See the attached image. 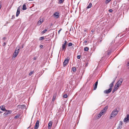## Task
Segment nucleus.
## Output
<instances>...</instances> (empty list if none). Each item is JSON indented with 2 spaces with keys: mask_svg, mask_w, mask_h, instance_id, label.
Listing matches in <instances>:
<instances>
[{
  "mask_svg": "<svg viewBox=\"0 0 129 129\" xmlns=\"http://www.w3.org/2000/svg\"><path fill=\"white\" fill-rule=\"evenodd\" d=\"M1 109L4 111H7V110H6L5 108V106L4 105H2L0 106V107Z\"/></svg>",
  "mask_w": 129,
  "mask_h": 129,
  "instance_id": "obj_14",
  "label": "nucleus"
},
{
  "mask_svg": "<svg viewBox=\"0 0 129 129\" xmlns=\"http://www.w3.org/2000/svg\"><path fill=\"white\" fill-rule=\"evenodd\" d=\"M36 57H34V60H36Z\"/></svg>",
  "mask_w": 129,
  "mask_h": 129,
  "instance_id": "obj_47",
  "label": "nucleus"
},
{
  "mask_svg": "<svg viewBox=\"0 0 129 129\" xmlns=\"http://www.w3.org/2000/svg\"><path fill=\"white\" fill-rule=\"evenodd\" d=\"M62 29L61 28H60V29L59 30H60V31H61V30Z\"/></svg>",
  "mask_w": 129,
  "mask_h": 129,
  "instance_id": "obj_54",
  "label": "nucleus"
},
{
  "mask_svg": "<svg viewBox=\"0 0 129 129\" xmlns=\"http://www.w3.org/2000/svg\"><path fill=\"white\" fill-rule=\"evenodd\" d=\"M111 51L110 50L107 51L106 52V54L107 53V55H109L111 54Z\"/></svg>",
  "mask_w": 129,
  "mask_h": 129,
  "instance_id": "obj_26",
  "label": "nucleus"
},
{
  "mask_svg": "<svg viewBox=\"0 0 129 129\" xmlns=\"http://www.w3.org/2000/svg\"><path fill=\"white\" fill-rule=\"evenodd\" d=\"M92 5V4L91 3H90L89 5H88V6L86 8V9H88L89 8H90Z\"/></svg>",
  "mask_w": 129,
  "mask_h": 129,
  "instance_id": "obj_20",
  "label": "nucleus"
},
{
  "mask_svg": "<svg viewBox=\"0 0 129 129\" xmlns=\"http://www.w3.org/2000/svg\"><path fill=\"white\" fill-rule=\"evenodd\" d=\"M3 39L4 40H5L6 39V38L5 37H4L3 38Z\"/></svg>",
  "mask_w": 129,
  "mask_h": 129,
  "instance_id": "obj_49",
  "label": "nucleus"
},
{
  "mask_svg": "<svg viewBox=\"0 0 129 129\" xmlns=\"http://www.w3.org/2000/svg\"><path fill=\"white\" fill-rule=\"evenodd\" d=\"M72 71H73V72H76V68L75 67H72Z\"/></svg>",
  "mask_w": 129,
  "mask_h": 129,
  "instance_id": "obj_22",
  "label": "nucleus"
},
{
  "mask_svg": "<svg viewBox=\"0 0 129 129\" xmlns=\"http://www.w3.org/2000/svg\"><path fill=\"white\" fill-rule=\"evenodd\" d=\"M39 121L38 120L37 121L34 127V129H38L39 127Z\"/></svg>",
  "mask_w": 129,
  "mask_h": 129,
  "instance_id": "obj_9",
  "label": "nucleus"
},
{
  "mask_svg": "<svg viewBox=\"0 0 129 129\" xmlns=\"http://www.w3.org/2000/svg\"><path fill=\"white\" fill-rule=\"evenodd\" d=\"M33 71L31 72L29 74V75L31 76L33 73Z\"/></svg>",
  "mask_w": 129,
  "mask_h": 129,
  "instance_id": "obj_37",
  "label": "nucleus"
},
{
  "mask_svg": "<svg viewBox=\"0 0 129 129\" xmlns=\"http://www.w3.org/2000/svg\"><path fill=\"white\" fill-rule=\"evenodd\" d=\"M81 57V55H79L77 56V58L78 59H80V57Z\"/></svg>",
  "mask_w": 129,
  "mask_h": 129,
  "instance_id": "obj_36",
  "label": "nucleus"
},
{
  "mask_svg": "<svg viewBox=\"0 0 129 129\" xmlns=\"http://www.w3.org/2000/svg\"><path fill=\"white\" fill-rule=\"evenodd\" d=\"M98 80L97 81H96L95 82L94 84L93 85V86L94 88V90H96L97 88L98 84Z\"/></svg>",
  "mask_w": 129,
  "mask_h": 129,
  "instance_id": "obj_11",
  "label": "nucleus"
},
{
  "mask_svg": "<svg viewBox=\"0 0 129 129\" xmlns=\"http://www.w3.org/2000/svg\"><path fill=\"white\" fill-rule=\"evenodd\" d=\"M19 117V116H15L14 117V118L15 119H16V118H18Z\"/></svg>",
  "mask_w": 129,
  "mask_h": 129,
  "instance_id": "obj_38",
  "label": "nucleus"
},
{
  "mask_svg": "<svg viewBox=\"0 0 129 129\" xmlns=\"http://www.w3.org/2000/svg\"><path fill=\"white\" fill-rule=\"evenodd\" d=\"M102 115L100 113L97 115V117L98 118H99L102 116Z\"/></svg>",
  "mask_w": 129,
  "mask_h": 129,
  "instance_id": "obj_31",
  "label": "nucleus"
},
{
  "mask_svg": "<svg viewBox=\"0 0 129 129\" xmlns=\"http://www.w3.org/2000/svg\"><path fill=\"white\" fill-rule=\"evenodd\" d=\"M64 43H66V44H67V43H68V42L66 40H65V41H64Z\"/></svg>",
  "mask_w": 129,
  "mask_h": 129,
  "instance_id": "obj_44",
  "label": "nucleus"
},
{
  "mask_svg": "<svg viewBox=\"0 0 129 129\" xmlns=\"http://www.w3.org/2000/svg\"><path fill=\"white\" fill-rule=\"evenodd\" d=\"M119 87V86H117L116 85H114V88L112 91V93H113L114 92L116 91L117 89H118Z\"/></svg>",
  "mask_w": 129,
  "mask_h": 129,
  "instance_id": "obj_8",
  "label": "nucleus"
},
{
  "mask_svg": "<svg viewBox=\"0 0 129 129\" xmlns=\"http://www.w3.org/2000/svg\"><path fill=\"white\" fill-rule=\"evenodd\" d=\"M57 95V93H54L53 96V99L52 100V101L53 102H54L56 98V96Z\"/></svg>",
  "mask_w": 129,
  "mask_h": 129,
  "instance_id": "obj_18",
  "label": "nucleus"
},
{
  "mask_svg": "<svg viewBox=\"0 0 129 129\" xmlns=\"http://www.w3.org/2000/svg\"><path fill=\"white\" fill-rule=\"evenodd\" d=\"M52 121L49 122L48 124V129H51L52 126Z\"/></svg>",
  "mask_w": 129,
  "mask_h": 129,
  "instance_id": "obj_10",
  "label": "nucleus"
},
{
  "mask_svg": "<svg viewBox=\"0 0 129 129\" xmlns=\"http://www.w3.org/2000/svg\"><path fill=\"white\" fill-rule=\"evenodd\" d=\"M44 38H44V37H42L39 38V40L41 41L42 40L44 39Z\"/></svg>",
  "mask_w": 129,
  "mask_h": 129,
  "instance_id": "obj_28",
  "label": "nucleus"
},
{
  "mask_svg": "<svg viewBox=\"0 0 129 129\" xmlns=\"http://www.w3.org/2000/svg\"><path fill=\"white\" fill-rule=\"evenodd\" d=\"M109 11L110 12H112V9H110L109 10Z\"/></svg>",
  "mask_w": 129,
  "mask_h": 129,
  "instance_id": "obj_42",
  "label": "nucleus"
},
{
  "mask_svg": "<svg viewBox=\"0 0 129 129\" xmlns=\"http://www.w3.org/2000/svg\"><path fill=\"white\" fill-rule=\"evenodd\" d=\"M27 9L26 5L24 4L23 6L22 10H26Z\"/></svg>",
  "mask_w": 129,
  "mask_h": 129,
  "instance_id": "obj_23",
  "label": "nucleus"
},
{
  "mask_svg": "<svg viewBox=\"0 0 129 129\" xmlns=\"http://www.w3.org/2000/svg\"><path fill=\"white\" fill-rule=\"evenodd\" d=\"M51 36L50 35H48V36H46L45 37V39H46L45 41H48L50 42L51 41Z\"/></svg>",
  "mask_w": 129,
  "mask_h": 129,
  "instance_id": "obj_5",
  "label": "nucleus"
},
{
  "mask_svg": "<svg viewBox=\"0 0 129 129\" xmlns=\"http://www.w3.org/2000/svg\"><path fill=\"white\" fill-rule=\"evenodd\" d=\"M64 0H59V3L60 4H61L62 3H63Z\"/></svg>",
  "mask_w": 129,
  "mask_h": 129,
  "instance_id": "obj_32",
  "label": "nucleus"
},
{
  "mask_svg": "<svg viewBox=\"0 0 129 129\" xmlns=\"http://www.w3.org/2000/svg\"><path fill=\"white\" fill-rule=\"evenodd\" d=\"M128 120H129V115H127L126 117L124 118L123 121L124 122H126Z\"/></svg>",
  "mask_w": 129,
  "mask_h": 129,
  "instance_id": "obj_16",
  "label": "nucleus"
},
{
  "mask_svg": "<svg viewBox=\"0 0 129 129\" xmlns=\"http://www.w3.org/2000/svg\"><path fill=\"white\" fill-rule=\"evenodd\" d=\"M3 112H2L0 111V114H1V113H3Z\"/></svg>",
  "mask_w": 129,
  "mask_h": 129,
  "instance_id": "obj_55",
  "label": "nucleus"
},
{
  "mask_svg": "<svg viewBox=\"0 0 129 129\" xmlns=\"http://www.w3.org/2000/svg\"><path fill=\"white\" fill-rule=\"evenodd\" d=\"M63 44L66 46V45L67 44L64 43V44Z\"/></svg>",
  "mask_w": 129,
  "mask_h": 129,
  "instance_id": "obj_48",
  "label": "nucleus"
},
{
  "mask_svg": "<svg viewBox=\"0 0 129 129\" xmlns=\"http://www.w3.org/2000/svg\"><path fill=\"white\" fill-rule=\"evenodd\" d=\"M60 30H59L58 31V34H59V33H60Z\"/></svg>",
  "mask_w": 129,
  "mask_h": 129,
  "instance_id": "obj_50",
  "label": "nucleus"
},
{
  "mask_svg": "<svg viewBox=\"0 0 129 129\" xmlns=\"http://www.w3.org/2000/svg\"><path fill=\"white\" fill-rule=\"evenodd\" d=\"M88 64V63H87L86 64V66H87Z\"/></svg>",
  "mask_w": 129,
  "mask_h": 129,
  "instance_id": "obj_51",
  "label": "nucleus"
},
{
  "mask_svg": "<svg viewBox=\"0 0 129 129\" xmlns=\"http://www.w3.org/2000/svg\"><path fill=\"white\" fill-rule=\"evenodd\" d=\"M88 48L87 47H85L84 49V51H87L88 50Z\"/></svg>",
  "mask_w": 129,
  "mask_h": 129,
  "instance_id": "obj_30",
  "label": "nucleus"
},
{
  "mask_svg": "<svg viewBox=\"0 0 129 129\" xmlns=\"http://www.w3.org/2000/svg\"><path fill=\"white\" fill-rule=\"evenodd\" d=\"M114 85L113 84H111V83L109 85V87L110 88H111V90H112V87Z\"/></svg>",
  "mask_w": 129,
  "mask_h": 129,
  "instance_id": "obj_24",
  "label": "nucleus"
},
{
  "mask_svg": "<svg viewBox=\"0 0 129 129\" xmlns=\"http://www.w3.org/2000/svg\"><path fill=\"white\" fill-rule=\"evenodd\" d=\"M6 112L4 114V115L5 116L6 115H8L9 114H11V113L12 112V111L11 110H7V111H5Z\"/></svg>",
  "mask_w": 129,
  "mask_h": 129,
  "instance_id": "obj_7",
  "label": "nucleus"
},
{
  "mask_svg": "<svg viewBox=\"0 0 129 129\" xmlns=\"http://www.w3.org/2000/svg\"><path fill=\"white\" fill-rule=\"evenodd\" d=\"M6 44V43L5 42L3 44V46H5Z\"/></svg>",
  "mask_w": 129,
  "mask_h": 129,
  "instance_id": "obj_41",
  "label": "nucleus"
},
{
  "mask_svg": "<svg viewBox=\"0 0 129 129\" xmlns=\"http://www.w3.org/2000/svg\"><path fill=\"white\" fill-rule=\"evenodd\" d=\"M19 108H20L21 109L24 108L26 107V106L25 105H19L17 106Z\"/></svg>",
  "mask_w": 129,
  "mask_h": 129,
  "instance_id": "obj_15",
  "label": "nucleus"
},
{
  "mask_svg": "<svg viewBox=\"0 0 129 129\" xmlns=\"http://www.w3.org/2000/svg\"><path fill=\"white\" fill-rule=\"evenodd\" d=\"M43 22V21L42 20L41 21V20H40L39 21H38L37 22V24L39 25H40Z\"/></svg>",
  "mask_w": 129,
  "mask_h": 129,
  "instance_id": "obj_25",
  "label": "nucleus"
},
{
  "mask_svg": "<svg viewBox=\"0 0 129 129\" xmlns=\"http://www.w3.org/2000/svg\"><path fill=\"white\" fill-rule=\"evenodd\" d=\"M106 112H104L103 110H102L100 112V113L102 115H103Z\"/></svg>",
  "mask_w": 129,
  "mask_h": 129,
  "instance_id": "obj_27",
  "label": "nucleus"
},
{
  "mask_svg": "<svg viewBox=\"0 0 129 129\" xmlns=\"http://www.w3.org/2000/svg\"><path fill=\"white\" fill-rule=\"evenodd\" d=\"M66 47V46L65 45H64L62 44L61 50L62 51L64 50V51H65Z\"/></svg>",
  "mask_w": 129,
  "mask_h": 129,
  "instance_id": "obj_19",
  "label": "nucleus"
},
{
  "mask_svg": "<svg viewBox=\"0 0 129 129\" xmlns=\"http://www.w3.org/2000/svg\"><path fill=\"white\" fill-rule=\"evenodd\" d=\"M84 31H86V30H84Z\"/></svg>",
  "mask_w": 129,
  "mask_h": 129,
  "instance_id": "obj_56",
  "label": "nucleus"
},
{
  "mask_svg": "<svg viewBox=\"0 0 129 129\" xmlns=\"http://www.w3.org/2000/svg\"><path fill=\"white\" fill-rule=\"evenodd\" d=\"M43 47V45H40V48H42V47Z\"/></svg>",
  "mask_w": 129,
  "mask_h": 129,
  "instance_id": "obj_40",
  "label": "nucleus"
},
{
  "mask_svg": "<svg viewBox=\"0 0 129 129\" xmlns=\"http://www.w3.org/2000/svg\"><path fill=\"white\" fill-rule=\"evenodd\" d=\"M69 59H68V57L66 59H65L63 62V66L65 67L67 64H68L69 62Z\"/></svg>",
  "mask_w": 129,
  "mask_h": 129,
  "instance_id": "obj_4",
  "label": "nucleus"
},
{
  "mask_svg": "<svg viewBox=\"0 0 129 129\" xmlns=\"http://www.w3.org/2000/svg\"><path fill=\"white\" fill-rule=\"evenodd\" d=\"M59 13L57 12H55V13H54L53 15L54 17H56V18H58L59 15Z\"/></svg>",
  "mask_w": 129,
  "mask_h": 129,
  "instance_id": "obj_17",
  "label": "nucleus"
},
{
  "mask_svg": "<svg viewBox=\"0 0 129 129\" xmlns=\"http://www.w3.org/2000/svg\"><path fill=\"white\" fill-rule=\"evenodd\" d=\"M20 7H19L17 9V12H16V17H18L19 15V14L20 13Z\"/></svg>",
  "mask_w": 129,
  "mask_h": 129,
  "instance_id": "obj_13",
  "label": "nucleus"
},
{
  "mask_svg": "<svg viewBox=\"0 0 129 129\" xmlns=\"http://www.w3.org/2000/svg\"><path fill=\"white\" fill-rule=\"evenodd\" d=\"M91 31H92V32H93L94 31V30H91Z\"/></svg>",
  "mask_w": 129,
  "mask_h": 129,
  "instance_id": "obj_52",
  "label": "nucleus"
},
{
  "mask_svg": "<svg viewBox=\"0 0 129 129\" xmlns=\"http://www.w3.org/2000/svg\"><path fill=\"white\" fill-rule=\"evenodd\" d=\"M23 48V46H22V48Z\"/></svg>",
  "mask_w": 129,
  "mask_h": 129,
  "instance_id": "obj_58",
  "label": "nucleus"
},
{
  "mask_svg": "<svg viewBox=\"0 0 129 129\" xmlns=\"http://www.w3.org/2000/svg\"><path fill=\"white\" fill-rule=\"evenodd\" d=\"M68 96L67 94H65L63 96V98H66Z\"/></svg>",
  "mask_w": 129,
  "mask_h": 129,
  "instance_id": "obj_33",
  "label": "nucleus"
},
{
  "mask_svg": "<svg viewBox=\"0 0 129 129\" xmlns=\"http://www.w3.org/2000/svg\"><path fill=\"white\" fill-rule=\"evenodd\" d=\"M111 1V0H106V1L108 2V3H109L110 2V1Z\"/></svg>",
  "mask_w": 129,
  "mask_h": 129,
  "instance_id": "obj_43",
  "label": "nucleus"
},
{
  "mask_svg": "<svg viewBox=\"0 0 129 129\" xmlns=\"http://www.w3.org/2000/svg\"><path fill=\"white\" fill-rule=\"evenodd\" d=\"M73 45V44L72 43H70L68 44V45L69 47H70L72 46Z\"/></svg>",
  "mask_w": 129,
  "mask_h": 129,
  "instance_id": "obj_29",
  "label": "nucleus"
},
{
  "mask_svg": "<svg viewBox=\"0 0 129 129\" xmlns=\"http://www.w3.org/2000/svg\"><path fill=\"white\" fill-rule=\"evenodd\" d=\"M122 122L121 121H120L118 127L117 129H121L122 128Z\"/></svg>",
  "mask_w": 129,
  "mask_h": 129,
  "instance_id": "obj_12",
  "label": "nucleus"
},
{
  "mask_svg": "<svg viewBox=\"0 0 129 129\" xmlns=\"http://www.w3.org/2000/svg\"><path fill=\"white\" fill-rule=\"evenodd\" d=\"M108 108V106H106L105 108L102 110H103L104 112H106Z\"/></svg>",
  "mask_w": 129,
  "mask_h": 129,
  "instance_id": "obj_21",
  "label": "nucleus"
},
{
  "mask_svg": "<svg viewBox=\"0 0 129 129\" xmlns=\"http://www.w3.org/2000/svg\"><path fill=\"white\" fill-rule=\"evenodd\" d=\"M118 111H117L116 109L114 111H113L111 113L110 116V119H112V117H114L116 115L118 112Z\"/></svg>",
  "mask_w": 129,
  "mask_h": 129,
  "instance_id": "obj_2",
  "label": "nucleus"
},
{
  "mask_svg": "<svg viewBox=\"0 0 129 129\" xmlns=\"http://www.w3.org/2000/svg\"><path fill=\"white\" fill-rule=\"evenodd\" d=\"M112 44V43H111L110 44L111 45Z\"/></svg>",
  "mask_w": 129,
  "mask_h": 129,
  "instance_id": "obj_53",
  "label": "nucleus"
},
{
  "mask_svg": "<svg viewBox=\"0 0 129 129\" xmlns=\"http://www.w3.org/2000/svg\"><path fill=\"white\" fill-rule=\"evenodd\" d=\"M123 81V79L121 78L117 82L115 85H116L117 86H118L119 87V86L121 84Z\"/></svg>",
  "mask_w": 129,
  "mask_h": 129,
  "instance_id": "obj_3",
  "label": "nucleus"
},
{
  "mask_svg": "<svg viewBox=\"0 0 129 129\" xmlns=\"http://www.w3.org/2000/svg\"><path fill=\"white\" fill-rule=\"evenodd\" d=\"M87 41H85L84 42V43H86L87 42Z\"/></svg>",
  "mask_w": 129,
  "mask_h": 129,
  "instance_id": "obj_46",
  "label": "nucleus"
},
{
  "mask_svg": "<svg viewBox=\"0 0 129 129\" xmlns=\"http://www.w3.org/2000/svg\"><path fill=\"white\" fill-rule=\"evenodd\" d=\"M15 18V16L14 15H13L12 16V18H11L12 19H13Z\"/></svg>",
  "mask_w": 129,
  "mask_h": 129,
  "instance_id": "obj_39",
  "label": "nucleus"
},
{
  "mask_svg": "<svg viewBox=\"0 0 129 129\" xmlns=\"http://www.w3.org/2000/svg\"><path fill=\"white\" fill-rule=\"evenodd\" d=\"M30 127V126H29V127H28L27 128H28H28H29Z\"/></svg>",
  "mask_w": 129,
  "mask_h": 129,
  "instance_id": "obj_57",
  "label": "nucleus"
},
{
  "mask_svg": "<svg viewBox=\"0 0 129 129\" xmlns=\"http://www.w3.org/2000/svg\"><path fill=\"white\" fill-rule=\"evenodd\" d=\"M20 49V47L19 46H18L17 47L15 51L13 54V58H15L17 56L19 52V51Z\"/></svg>",
  "mask_w": 129,
  "mask_h": 129,
  "instance_id": "obj_1",
  "label": "nucleus"
},
{
  "mask_svg": "<svg viewBox=\"0 0 129 129\" xmlns=\"http://www.w3.org/2000/svg\"><path fill=\"white\" fill-rule=\"evenodd\" d=\"M117 78V77H116L115 78V79L111 83V84H113L114 85V82H115V80Z\"/></svg>",
  "mask_w": 129,
  "mask_h": 129,
  "instance_id": "obj_35",
  "label": "nucleus"
},
{
  "mask_svg": "<svg viewBox=\"0 0 129 129\" xmlns=\"http://www.w3.org/2000/svg\"><path fill=\"white\" fill-rule=\"evenodd\" d=\"M127 66H129V61L128 62L127 64Z\"/></svg>",
  "mask_w": 129,
  "mask_h": 129,
  "instance_id": "obj_45",
  "label": "nucleus"
},
{
  "mask_svg": "<svg viewBox=\"0 0 129 129\" xmlns=\"http://www.w3.org/2000/svg\"><path fill=\"white\" fill-rule=\"evenodd\" d=\"M112 90L111 89V88H109L108 89L105 90L104 91V93L105 94H108L110 93Z\"/></svg>",
  "mask_w": 129,
  "mask_h": 129,
  "instance_id": "obj_6",
  "label": "nucleus"
},
{
  "mask_svg": "<svg viewBox=\"0 0 129 129\" xmlns=\"http://www.w3.org/2000/svg\"><path fill=\"white\" fill-rule=\"evenodd\" d=\"M47 29H45L43 31H42V33L43 34L44 33L46 32L47 31Z\"/></svg>",
  "mask_w": 129,
  "mask_h": 129,
  "instance_id": "obj_34",
  "label": "nucleus"
}]
</instances>
